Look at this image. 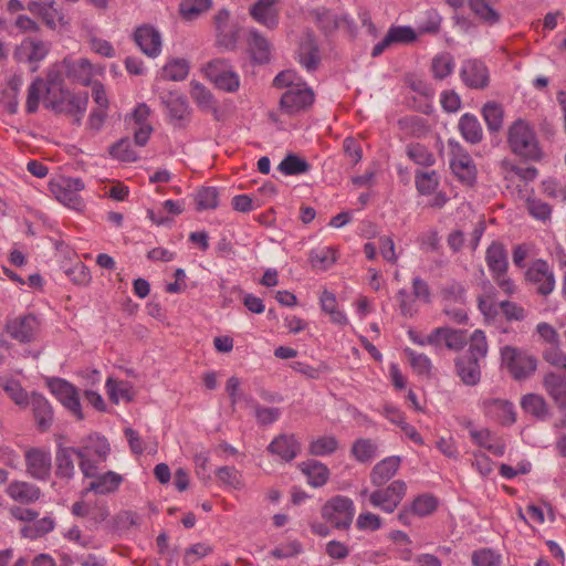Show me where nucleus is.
<instances>
[{
  "mask_svg": "<svg viewBox=\"0 0 566 566\" xmlns=\"http://www.w3.org/2000/svg\"><path fill=\"white\" fill-rule=\"evenodd\" d=\"M506 143L510 150L526 160L539 161L543 150L534 127L525 119L517 118L507 128Z\"/></svg>",
  "mask_w": 566,
  "mask_h": 566,
  "instance_id": "f257e3e1",
  "label": "nucleus"
},
{
  "mask_svg": "<svg viewBox=\"0 0 566 566\" xmlns=\"http://www.w3.org/2000/svg\"><path fill=\"white\" fill-rule=\"evenodd\" d=\"M76 449L78 467L84 476H95L98 464L105 462L111 452L106 438L96 433L83 439Z\"/></svg>",
  "mask_w": 566,
  "mask_h": 566,
  "instance_id": "f03ea898",
  "label": "nucleus"
},
{
  "mask_svg": "<svg viewBox=\"0 0 566 566\" xmlns=\"http://www.w3.org/2000/svg\"><path fill=\"white\" fill-rule=\"evenodd\" d=\"M501 359L502 365L516 380L531 377L537 368V358L534 355L514 346H504L501 349Z\"/></svg>",
  "mask_w": 566,
  "mask_h": 566,
  "instance_id": "7ed1b4c3",
  "label": "nucleus"
},
{
  "mask_svg": "<svg viewBox=\"0 0 566 566\" xmlns=\"http://www.w3.org/2000/svg\"><path fill=\"white\" fill-rule=\"evenodd\" d=\"M450 149V169L455 178L464 186L473 187L476 182L478 169L471 155L458 142H448Z\"/></svg>",
  "mask_w": 566,
  "mask_h": 566,
  "instance_id": "20e7f679",
  "label": "nucleus"
},
{
  "mask_svg": "<svg viewBox=\"0 0 566 566\" xmlns=\"http://www.w3.org/2000/svg\"><path fill=\"white\" fill-rule=\"evenodd\" d=\"M322 517L337 530H347L352 525L355 505L352 499L344 495L331 497L322 506Z\"/></svg>",
  "mask_w": 566,
  "mask_h": 566,
  "instance_id": "39448f33",
  "label": "nucleus"
},
{
  "mask_svg": "<svg viewBox=\"0 0 566 566\" xmlns=\"http://www.w3.org/2000/svg\"><path fill=\"white\" fill-rule=\"evenodd\" d=\"M203 72L217 88L234 93L240 87V77L233 66L224 59H214L208 62Z\"/></svg>",
  "mask_w": 566,
  "mask_h": 566,
  "instance_id": "423d86ee",
  "label": "nucleus"
},
{
  "mask_svg": "<svg viewBox=\"0 0 566 566\" xmlns=\"http://www.w3.org/2000/svg\"><path fill=\"white\" fill-rule=\"evenodd\" d=\"M84 189V182L80 178L59 177L50 182V190L55 199L64 206L81 210L83 201L80 192Z\"/></svg>",
  "mask_w": 566,
  "mask_h": 566,
  "instance_id": "0eeeda50",
  "label": "nucleus"
},
{
  "mask_svg": "<svg viewBox=\"0 0 566 566\" xmlns=\"http://www.w3.org/2000/svg\"><path fill=\"white\" fill-rule=\"evenodd\" d=\"M314 99V92L305 83H296L282 94L280 108L287 115H295L307 111Z\"/></svg>",
  "mask_w": 566,
  "mask_h": 566,
  "instance_id": "6e6552de",
  "label": "nucleus"
},
{
  "mask_svg": "<svg viewBox=\"0 0 566 566\" xmlns=\"http://www.w3.org/2000/svg\"><path fill=\"white\" fill-rule=\"evenodd\" d=\"M525 279L542 296H547L554 291L555 275L545 260L537 259L532 262L526 270Z\"/></svg>",
  "mask_w": 566,
  "mask_h": 566,
  "instance_id": "1a4fd4ad",
  "label": "nucleus"
},
{
  "mask_svg": "<svg viewBox=\"0 0 566 566\" xmlns=\"http://www.w3.org/2000/svg\"><path fill=\"white\" fill-rule=\"evenodd\" d=\"M407 485L401 480L392 481L386 489L377 490L369 495L373 506L381 509L386 513H392L403 496Z\"/></svg>",
  "mask_w": 566,
  "mask_h": 566,
  "instance_id": "9d476101",
  "label": "nucleus"
},
{
  "mask_svg": "<svg viewBox=\"0 0 566 566\" xmlns=\"http://www.w3.org/2000/svg\"><path fill=\"white\" fill-rule=\"evenodd\" d=\"M27 473L39 481H46L51 475L52 457L49 450L43 448H29L24 452Z\"/></svg>",
  "mask_w": 566,
  "mask_h": 566,
  "instance_id": "9b49d317",
  "label": "nucleus"
},
{
  "mask_svg": "<svg viewBox=\"0 0 566 566\" xmlns=\"http://www.w3.org/2000/svg\"><path fill=\"white\" fill-rule=\"evenodd\" d=\"M49 388L78 420L83 419L78 392L71 382L61 378H54L49 381Z\"/></svg>",
  "mask_w": 566,
  "mask_h": 566,
  "instance_id": "f8f14e48",
  "label": "nucleus"
},
{
  "mask_svg": "<svg viewBox=\"0 0 566 566\" xmlns=\"http://www.w3.org/2000/svg\"><path fill=\"white\" fill-rule=\"evenodd\" d=\"M40 324L32 314L18 316L8 319L6 332L9 336L20 343H30L35 339Z\"/></svg>",
  "mask_w": 566,
  "mask_h": 566,
  "instance_id": "ddd939ff",
  "label": "nucleus"
},
{
  "mask_svg": "<svg viewBox=\"0 0 566 566\" xmlns=\"http://www.w3.org/2000/svg\"><path fill=\"white\" fill-rule=\"evenodd\" d=\"M280 2L281 0H256L249 8V14L259 24L274 30L280 22Z\"/></svg>",
  "mask_w": 566,
  "mask_h": 566,
  "instance_id": "4468645a",
  "label": "nucleus"
},
{
  "mask_svg": "<svg viewBox=\"0 0 566 566\" xmlns=\"http://www.w3.org/2000/svg\"><path fill=\"white\" fill-rule=\"evenodd\" d=\"M49 44L38 38H27L15 49L14 56L20 62L34 64L32 72L38 70L36 63L42 61L49 53Z\"/></svg>",
  "mask_w": 566,
  "mask_h": 566,
  "instance_id": "2eb2a0df",
  "label": "nucleus"
},
{
  "mask_svg": "<svg viewBox=\"0 0 566 566\" xmlns=\"http://www.w3.org/2000/svg\"><path fill=\"white\" fill-rule=\"evenodd\" d=\"M164 103L168 112L169 120L175 127L181 128L189 123L191 111L184 95L170 92L164 97Z\"/></svg>",
  "mask_w": 566,
  "mask_h": 566,
  "instance_id": "dca6fc26",
  "label": "nucleus"
},
{
  "mask_svg": "<svg viewBox=\"0 0 566 566\" xmlns=\"http://www.w3.org/2000/svg\"><path fill=\"white\" fill-rule=\"evenodd\" d=\"M431 346L440 347L442 344L451 350L459 352L468 343L467 332L463 329H453L449 327L434 328L429 334Z\"/></svg>",
  "mask_w": 566,
  "mask_h": 566,
  "instance_id": "f3484780",
  "label": "nucleus"
},
{
  "mask_svg": "<svg viewBox=\"0 0 566 566\" xmlns=\"http://www.w3.org/2000/svg\"><path fill=\"white\" fill-rule=\"evenodd\" d=\"M461 78L471 88H484L489 85V72L485 64L479 60H468L461 69Z\"/></svg>",
  "mask_w": 566,
  "mask_h": 566,
  "instance_id": "a211bd4d",
  "label": "nucleus"
},
{
  "mask_svg": "<svg viewBox=\"0 0 566 566\" xmlns=\"http://www.w3.org/2000/svg\"><path fill=\"white\" fill-rule=\"evenodd\" d=\"M7 495L14 502L22 505L35 503L42 495L39 486L27 481H11L7 489Z\"/></svg>",
  "mask_w": 566,
  "mask_h": 566,
  "instance_id": "6ab92c4d",
  "label": "nucleus"
},
{
  "mask_svg": "<svg viewBox=\"0 0 566 566\" xmlns=\"http://www.w3.org/2000/svg\"><path fill=\"white\" fill-rule=\"evenodd\" d=\"M135 42L147 56L156 57L161 51L160 33L153 27L137 28L134 33Z\"/></svg>",
  "mask_w": 566,
  "mask_h": 566,
  "instance_id": "aec40b11",
  "label": "nucleus"
},
{
  "mask_svg": "<svg viewBox=\"0 0 566 566\" xmlns=\"http://www.w3.org/2000/svg\"><path fill=\"white\" fill-rule=\"evenodd\" d=\"M483 409L488 417L503 426H510L515 422L514 407L507 400L486 399L483 401Z\"/></svg>",
  "mask_w": 566,
  "mask_h": 566,
  "instance_id": "412c9836",
  "label": "nucleus"
},
{
  "mask_svg": "<svg viewBox=\"0 0 566 566\" xmlns=\"http://www.w3.org/2000/svg\"><path fill=\"white\" fill-rule=\"evenodd\" d=\"M74 455L77 457L76 448L57 444L55 452V475L59 479L69 481L74 478Z\"/></svg>",
  "mask_w": 566,
  "mask_h": 566,
  "instance_id": "4be33fe9",
  "label": "nucleus"
},
{
  "mask_svg": "<svg viewBox=\"0 0 566 566\" xmlns=\"http://www.w3.org/2000/svg\"><path fill=\"white\" fill-rule=\"evenodd\" d=\"M63 67L66 76L84 86L92 83L94 76V69L91 62L86 59L71 60L64 59Z\"/></svg>",
  "mask_w": 566,
  "mask_h": 566,
  "instance_id": "5701e85b",
  "label": "nucleus"
},
{
  "mask_svg": "<svg viewBox=\"0 0 566 566\" xmlns=\"http://www.w3.org/2000/svg\"><path fill=\"white\" fill-rule=\"evenodd\" d=\"M268 450L282 460L290 462L300 453L301 444L294 434H281L269 444Z\"/></svg>",
  "mask_w": 566,
  "mask_h": 566,
  "instance_id": "b1692460",
  "label": "nucleus"
},
{
  "mask_svg": "<svg viewBox=\"0 0 566 566\" xmlns=\"http://www.w3.org/2000/svg\"><path fill=\"white\" fill-rule=\"evenodd\" d=\"M27 8L32 14L41 17L50 29H55L63 21V15L53 0L30 1Z\"/></svg>",
  "mask_w": 566,
  "mask_h": 566,
  "instance_id": "393cba45",
  "label": "nucleus"
},
{
  "mask_svg": "<svg viewBox=\"0 0 566 566\" xmlns=\"http://www.w3.org/2000/svg\"><path fill=\"white\" fill-rule=\"evenodd\" d=\"M401 463L400 457L392 455L382 459L371 469L370 481L376 486L386 484L398 471Z\"/></svg>",
  "mask_w": 566,
  "mask_h": 566,
  "instance_id": "a878e982",
  "label": "nucleus"
},
{
  "mask_svg": "<svg viewBox=\"0 0 566 566\" xmlns=\"http://www.w3.org/2000/svg\"><path fill=\"white\" fill-rule=\"evenodd\" d=\"M87 103V94L76 95L69 91L67 94H64L63 102H54V112L73 115L76 122H80L86 111Z\"/></svg>",
  "mask_w": 566,
  "mask_h": 566,
  "instance_id": "bb28decb",
  "label": "nucleus"
},
{
  "mask_svg": "<svg viewBox=\"0 0 566 566\" xmlns=\"http://www.w3.org/2000/svg\"><path fill=\"white\" fill-rule=\"evenodd\" d=\"M298 62L307 71H314L319 65V51L317 43L312 34H306L300 43Z\"/></svg>",
  "mask_w": 566,
  "mask_h": 566,
  "instance_id": "cd10ccee",
  "label": "nucleus"
},
{
  "mask_svg": "<svg viewBox=\"0 0 566 566\" xmlns=\"http://www.w3.org/2000/svg\"><path fill=\"white\" fill-rule=\"evenodd\" d=\"M543 386L555 403L566 409V377L556 373H548L544 376Z\"/></svg>",
  "mask_w": 566,
  "mask_h": 566,
  "instance_id": "c85d7f7f",
  "label": "nucleus"
},
{
  "mask_svg": "<svg viewBox=\"0 0 566 566\" xmlns=\"http://www.w3.org/2000/svg\"><path fill=\"white\" fill-rule=\"evenodd\" d=\"M93 480L87 486V491L96 494H109L118 490L123 482V476L114 471H107L103 474L91 476Z\"/></svg>",
  "mask_w": 566,
  "mask_h": 566,
  "instance_id": "c756f323",
  "label": "nucleus"
},
{
  "mask_svg": "<svg viewBox=\"0 0 566 566\" xmlns=\"http://www.w3.org/2000/svg\"><path fill=\"white\" fill-rule=\"evenodd\" d=\"M458 128L463 139L472 145H476L483 139V128L473 114H463L459 119Z\"/></svg>",
  "mask_w": 566,
  "mask_h": 566,
  "instance_id": "7c9ffc66",
  "label": "nucleus"
},
{
  "mask_svg": "<svg viewBox=\"0 0 566 566\" xmlns=\"http://www.w3.org/2000/svg\"><path fill=\"white\" fill-rule=\"evenodd\" d=\"M485 261L491 275H497L507 272V253L502 243L493 242L486 250Z\"/></svg>",
  "mask_w": 566,
  "mask_h": 566,
  "instance_id": "2f4dec72",
  "label": "nucleus"
},
{
  "mask_svg": "<svg viewBox=\"0 0 566 566\" xmlns=\"http://www.w3.org/2000/svg\"><path fill=\"white\" fill-rule=\"evenodd\" d=\"M298 468L314 488L323 486L329 479L328 468L316 460L304 461L298 464Z\"/></svg>",
  "mask_w": 566,
  "mask_h": 566,
  "instance_id": "473e14b6",
  "label": "nucleus"
},
{
  "mask_svg": "<svg viewBox=\"0 0 566 566\" xmlns=\"http://www.w3.org/2000/svg\"><path fill=\"white\" fill-rule=\"evenodd\" d=\"M472 440L480 447L486 449L496 457H502L505 452V443L502 439L495 437L489 429L470 430Z\"/></svg>",
  "mask_w": 566,
  "mask_h": 566,
  "instance_id": "72a5a7b5",
  "label": "nucleus"
},
{
  "mask_svg": "<svg viewBox=\"0 0 566 566\" xmlns=\"http://www.w3.org/2000/svg\"><path fill=\"white\" fill-rule=\"evenodd\" d=\"M457 373L461 380L468 386H474L480 381L481 369L479 359L462 356L455 361Z\"/></svg>",
  "mask_w": 566,
  "mask_h": 566,
  "instance_id": "f704fd0d",
  "label": "nucleus"
},
{
  "mask_svg": "<svg viewBox=\"0 0 566 566\" xmlns=\"http://www.w3.org/2000/svg\"><path fill=\"white\" fill-rule=\"evenodd\" d=\"M248 43L254 62L260 64L269 62L271 44L264 35H262L258 30L252 29L249 32Z\"/></svg>",
  "mask_w": 566,
  "mask_h": 566,
  "instance_id": "c9c22d12",
  "label": "nucleus"
},
{
  "mask_svg": "<svg viewBox=\"0 0 566 566\" xmlns=\"http://www.w3.org/2000/svg\"><path fill=\"white\" fill-rule=\"evenodd\" d=\"M63 80L59 72L50 71L46 78L45 95L43 102L46 107L54 111V102H63L67 90L63 88Z\"/></svg>",
  "mask_w": 566,
  "mask_h": 566,
  "instance_id": "e433bc0d",
  "label": "nucleus"
},
{
  "mask_svg": "<svg viewBox=\"0 0 566 566\" xmlns=\"http://www.w3.org/2000/svg\"><path fill=\"white\" fill-rule=\"evenodd\" d=\"M33 415L41 431L48 430L53 421V410L50 402L41 395H34L31 400Z\"/></svg>",
  "mask_w": 566,
  "mask_h": 566,
  "instance_id": "4c0bfd02",
  "label": "nucleus"
},
{
  "mask_svg": "<svg viewBox=\"0 0 566 566\" xmlns=\"http://www.w3.org/2000/svg\"><path fill=\"white\" fill-rule=\"evenodd\" d=\"M377 443L368 438L356 439L350 448V455L359 463L371 462L377 457Z\"/></svg>",
  "mask_w": 566,
  "mask_h": 566,
  "instance_id": "58836bf2",
  "label": "nucleus"
},
{
  "mask_svg": "<svg viewBox=\"0 0 566 566\" xmlns=\"http://www.w3.org/2000/svg\"><path fill=\"white\" fill-rule=\"evenodd\" d=\"M499 0H469V7L480 20L488 24H494L500 20V14L493 6Z\"/></svg>",
  "mask_w": 566,
  "mask_h": 566,
  "instance_id": "ea45409f",
  "label": "nucleus"
},
{
  "mask_svg": "<svg viewBox=\"0 0 566 566\" xmlns=\"http://www.w3.org/2000/svg\"><path fill=\"white\" fill-rule=\"evenodd\" d=\"M190 96L203 111H217L216 101L211 92L197 81L190 82Z\"/></svg>",
  "mask_w": 566,
  "mask_h": 566,
  "instance_id": "a19ab883",
  "label": "nucleus"
},
{
  "mask_svg": "<svg viewBox=\"0 0 566 566\" xmlns=\"http://www.w3.org/2000/svg\"><path fill=\"white\" fill-rule=\"evenodd\" d=\"M482 116L490 132H499L503 126L504 109L496 102H488L482 107Z\"/></svg>",
  "mask_w": 566,
  "mask_h": 566,
  "instance_id": "79ce46f5",
  "label": "nucleus"
},
{
  "mask_svg": "<svg viewBox=\"0 0 566 566\" xmlns=\"http://www.w3.org/2000/svg\"><path fill=\"white\" fill-rule=\"evenodd\" d=\"M321 307L323 312L329 315L331 321L338 325H346V315L337 308V300L334 293L324 290L321 295Z\"/></svg>",
  "mask_w": 566,
  "mask_h": 566,
  "instance_id": "37998d69",
  "label": "nucleus"
},
{
  "mask_svg": "<svg viewBox=\"0 0 566 566\" xmlns=\"http://www.w3.org/2000/svg\"><path fill=\"white\" fill-rule=\"evenodd\" d=\"M338 447L339 442L334 436H322L310 442L308 453L315 457H325L333 454Z\"/></svg>",
  "mask_w": 566,
  "mask_h": 566,
  "instance_id": "c03bdc74",
  "label": "nucleus"
},
{
  "mask_svg": "<svg viewBox=\"0 0 566 566\" xmlns=\"http://www.w3.org/2000/svg\"><path fill=\"white\" fill-rule=\"evenodd\" d=\"M439 182V175L436 170L416 171L415 174V185L420 195L429 196L434 193Z\"/></svg>",
  "mask_w": 566,
  "mask_h": 566,
  "instance_id": "a18cd8bd",
  "label": "nucleus"
},
{
  "mask_svg": "<svg viewBox=\"0 0 566 566\" xmlns=\"http://www.w3.org/2000/svg\"><path fill=\"white\" fill-rule=\"evenodd\" d=\"M310 164L297 155L289 154L279 165L277 169L285 176H297L310 170Z\"/></svg>",
  "mask_w": 566,
  "mask_h": 566,
  "instance_id": "49530a36",
  "label": "nucleus"
},
{
  "mask_svg": "<svg viewBox=\"0 0 566 566\" xmlns=\"http://www.w3.org/2000/svg\"><path fill=\"white\" fill-rule=\"evenodd\" d=\"M106 388L109 399L115 403H117L119 399L128 401L133 399V385L129 381L108 378L106 381Z\"/></svg>",
  "mask_w": 566,
  "mask_h": 566,
  "instance_id": "de8ad7c7",
  "label": "nucleus"
},
{
  "mask_svg": "<svg viewBox=\"0 0 566 566\" xmlns=\"http://www.w3.org/2000/svg\"><path fill=\"white\" fill-rule=\"evenodd\" d=\"M312 15L317 23V27L325 33L334 32L339 27V18L328 9H316Z\"/></svg>",
  "mask_w": 566,
  "mask_h": 566,
  "instance_id": "09e8293b",
  "label": "nucleus"
},
{
  "mask_svg": "<svg viewBox=\"0 0 566 566\" xmlns=\"http://www.w3.org/2000/svg\"><path fill=\"white\" fill-rule=\"evenodd\" d=\"M189 73V64L185 59L169 61L163 69V77L170 81H182Z\"/></svg>",
  "mask_w": 566,
  "mask_h": 566,
  "instance_id": "8fccbe9b",
  "label": "nucleus"
},
{
  "mask_svg": "<svg viewBox=\"0 0 566 566\" xmlns=\"http://www.w3.org/2000/svg\"><path fill=\"white\" fill-rule=\"evenodd\" d=\"M396 300L398 303V307L400 314L405 317H412L419 311L418 302L419 300L407 290L401 289L396 294Z\"/></svg>",
  "mask_w": 566,
  "mask_h": 566,
  "instance_id": "3c124183",
  "label": "nucleus"
},
{
  "mask_svg": "<svg viewBox=\"0 0 566 566\" xmlns=\"http://www.w3.org/2000/svg\"><path fill=\"white\" fill-rule=\"evenodd\" d=\"M54 527L55 521L50 516H45L34 521L31 525H25L22 528V534L29 538H38L52 532Z\"/></svg>",
  "mask_w": 566,
  "mask_h": 566,
  "instance_id": "603ef678",
  "label": "nucleus"
},
{
  "mask_svg": "<svg viewBox=\"0 0 566 566\" xmlns=\"http://www.w3.org/2000/svg\"><path fill=\"white\" fill-rule=\"evenodd\" d=\"M454 69V61L451 54L442 53L433 57L431 71L434 78L443 80L449 76Z\"/></svg>",
  "mask_w": 566,
  "mask_h": 566,
  "instance_id": "864d4df0",
  "label": "nucleus"
},
{
  "mask_svg": "<svg viewBox=\"0 0 566 566\" xmlns=\"http://www.w3.org/2000/svg\"><path fill=\"white\" fill-rule=\"evenodd\" d=\"M408 157L417 165L430 167L434 165V155L421 144H410L407 147Z\"/></svg>",
  "mask_w": 566,
  "mask_h": 566,
  "instance_id": "5fc2aeb1",
  "label": "nucleus"
},
{
  "mask_svg": "<svg viewBox=\"0 0 566 566\" xmlns=\"http://www.w3.org/2000/svg\"><path fill=\"white\" fill-rule=\"evenodd\" d=\"M438 507V501L433 495L423 494L416 497L411 505L410 511L412 514L423 517L432 514Z\"/></svg>",
  "mask_w": 566,
  "mask_h": 566,
  "instance_id": "6e6d98bb",
  "label": "nucleus"
},
{
  "mask_svg": "<svg viewBox=\"0 0 566 566\" xmlns=\"http://www.w3.org/2000/svg\"><path fill=\"white\" fill-rule=\"evenodd\" d=\"M521 403H522V408L526 412H528L537 418H543L547 415V403H546L545 399L539 395L528 394L523 397Z\"/></svg>",
  "mask_w": 566,
  "mask_h": 566,
  "instance_id": "4d7b16f0",
  "label": "nucleus"
},
{
  "mask_svg": "<svg viewBox=\"0 0 566 566\" xmlns=\"http://www.w3.org/2000/svg\"><path fill=\"white\" fill-rule=\"evenodd\" d=\"M310 260L313 266L327 269L336 261V251L332 247H323L311 252Z\"/></svg>",
  "mask_w": 566,
  "mask_h": 566,
  "instance_id": "13d9d810",
  "label": "nucleus"
},
{
  "mask_svg": "<svg viewBox=\"0 0 566 566\" xmlns=\"http://www.w3.org/2000/svg\"><path fill=\"white\" fill-rule=\"evenodd\" d=\"M109 154L114 158L124 163H134L138 159V155L132 148V144L128 138H123L114 144L109 149Z\"/></svg>",
  "mask_w": 566,
  "mask_h": 566,
  "instance_id": "bf43d9fd",
  "label": "nucleus"
},
{
  "mask_svg": "<svg viewBox=\"0 0 566 566\" xmlns=\"http://www.w3.org/2000/svg\"><path fill=\"white\" fill-rule=\"evenodd\" d=\"M488 354V342L484 332L476 329L470 337L469 354L467 356L482 359Z\"/></svg>",
  "mask_w": 566,
  "mask_h": 566,
  "instance_id": "052dcab7",
  "label": "nucleus"
},
{
  "mask_svg": "<svg viewBox=\"0 0 566 566\" xmlns=\"http://www.w3.org/2000/svg\"><path fill=\"white\" fill-rule=\"evenodd\" d=\"M405 355L408 357L410 366L413 371L420 376H428L431 371V360L424 354L416 353L410 348L405 349Z\"/></svg>",
  "mask_w": 566,
  "mask_h": 566,
  "instance_id": "680f3d73",
  "label": "nucleus"
},
{
  "mask_svg": "<svg viewBox=\"0 0 566 566\" xmlns=\"http://www.w3.org/2000/svg\"><path fill=\"white\" fill-rule=\"evenodd\" d=\"M46 82L41 77H36L28 88L27 112L32 114L39 108V103L43 91L45 90Z\"/></svg>",
  "mask_w": 566,
  "mask_h": 566,
  "instance_id": "e2e57ef3",
  "label": "nucleus"
},
{
  "mask_svg": "<svg viewBox=\"0 0 566 566\" xmlns=\"http://www.w3.org/2000/svg\"><path fill=\"white\" fill-rule=\"evenodd\" d=\"M526 209L528 213L543 222H546L551 219L552 216V206L547 202L543 201L538 198H527L526 200Z\"/></svg>",
  "mask_w": 566,
  "mask_h": 566,
  "instance_id": "0e129e2a",
  "label": "nucleus"
},
{
  "mask_svg": "<svg viewBox=\"0 0 566 566\" xmlns=\"http://www.w3.org/2000/svg\"><path fill=\"white\" fill-rule=\"evenodd\" d=\"M210 7L211 0H185L180 4V13L185 19L192 20Z\"/></svg>",
  "mask_w": 566,
  "mask_h": 566,
  "instance_id": "69168bd1",
  "label": "nucleus"
},
{
  "mask_svg": "<svg viewBox=\"0 0 566 566\" xmlns=\"http://www.w3.org/2000/svg\"><path fill=\"white\" fill-rule=\"evenodd\" d=\"M218 480L233 489L240 490L243 488L242 474L234 467H221L216 473Z\"/></svg>",
  "mask_w": 566,
  "mask_h": 566,
  "instance_id": "338daca9",
  "label": "nucleus"
},
{
  "mask_svg": "<svg viewBox=\"0 0 566 566\" xmlns=\"http://www.w3.org/2000/svg\"><path fill=\"white\" fill-rule=\"evenodd\" d=\"M474 566H500L501 555L491 548H481L472 553Z\"/></svg>",
  "mask_w": 566,
  "mask_h": 566,
  "instance_id": "774afa93",
  "label": "nucleus"
}]
</instances>
